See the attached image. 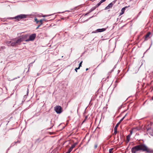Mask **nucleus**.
<instances>
[{
  "mask_svg": "<svg viewBox=\"0 0 153 153\" xmlns=\"http://www.w3.org/2000/svg\"><path fill=\"white\" fill-rule=\"evenodd\" d=\"M139 151H142L143 152H146L148 153L152 152V151L149 149L145 145L141 144L135 146L131 149L132 153H136Z\"/></svg>",
  "mask_w": 153,
  "mask_h": 153,
  "instance_id": "f257e3e1",
  "label": "nucleus"
},
{
  "mask_svg": "<svg viewBox=\"0 0 153 153\" xmlns=\"http://www.w3.org/2000/svg\"><path fill=\"white\" fill-rule=\"evenodd\" d=\"M27 16V15L25 14H20L15 17H11L10 19H15L16 21H19L20 20L26 18Z\"/></svg>",
  "mask_w": 153,
  "mask_h": 153,
  "instance_id": "f03ea898",
  "label": "nucleus"
},
{
  "mask_svg": "<svg viewBox=\"0 0 153 153\" xmlns=\"http://www.w3.org/2000/svg\"><path fill=\"white\" fill-rule=\"evenodd\" d=\"M54 109L57 114H60L62 111V108L59 105H57L54 107Z\"/></svg>",
  "mask_w": 153,
  "mask_h": 153,
  "instance_id": "7ed1b4c3",
  "label": "nucleus"
},
{
  "mask_svg": "<svg viewBox=\"0 0 153 153\" xmlns=\"http://www.w3.org/2000/svg\"><path fill=\"white\" fill-rule=\"evenodd\" d=\"M36 36V33L32 34L29 36L28 39L25 40V41L27 42L29 41H33L35 39Z\"/></svg>",
  "mask_w": 153,
  "mask_h": 153,
  "instance_id": "20e7f679",
  "label": "nucleus"
},
{
  "mask_svg": "<svg viewBox=\"0 0 153 153\" xmlns=\"http://www.w3.org/2000/svg\"><path fill=\"white\" fill-rule=\"evenodd\" d=\"M116 1V0H115L109 4L106 7H105V10H108L111 8L113 4L115 3Z\"/></svg>",
  "mask_w": 153,
  "mask_h": 153,
  "instance_id": "39448f33",
  "label": "nucleus"
},
{
  "mask_svg": "<svg viewBox=\"0 0 153 153\" xmlns=\"http://www.w3.org/2000/svg\"><path fill=\"white\" fill-rule=\"evenodd\" d=\"M28 36V35L27 34L25 35H22L21 36L20 38L21 39L22 41H25V40H26Z\"/></svg>",
  "mask_w": 153,
  "mask_h": 153,
  "instance_id": "423d86ee",
  "label": "nucleus"
},
{
  "mask_svg": "<svg viewBox=\"0 0 153 153\" xmlns=\"http://www.w3.org/2000/svg\"><path fill=\"white\" fill-rule=\"evenodd\" d=\"M151 34V33L150 32H148L147 34L145 35L144 37V40L146 41L147 40L148 38L149 37V36Z\"/></svg>",
  "mask_w": 153,
  "mask_h": 153,
  "instance_id": "0eeeda50",
  "label": "nucleus"
},
{
  "mask_svg": "<svg viewBox=\"0 0 153 153\" xmlns=\"http://www.w3.org/2000/svg\"><path fill=\"white\" fill-rule=\"evenodd\" d=\"M11 45L13 46H16L17 45L16 41V39H13L12 40L11 42Z\"/></svg>",
  "mask_w": 153,
  "mask_h": 153,
  "instance_id": "6e6552de",
  "label": "nucleus"
},
{
  "mask_svg": "<svg viewBox=\"0 0 153 153\" xmlns=\"http://www.w3.org/2000/svg\"><path fill=\"white\" fill-rule=\"evenodd\" d=\"M127 7H128L127 6L121 9V12L120 13V16H121L124 13Z\"/></svg>",
  "mask_w": 153,
  "mask_h": 153,
  "instance_id": "1a4fd4ad",
  "label": "nucleus"
},
{
  "mask_svg": "<svg viewBox=\"0 0 153 153\" xmlns=\"http://www.w3.org/2000/svg\"><path fill=\"white\" fill-rule=\"evenodd\" d=\"M16 43L17 45L20 44L21 42H22V41L21 39L20 38L19 39H17V40H16Z\"/></svg>",
  "mask_w": 153,
  "mask_h": 153,
  "instance_id": "9d476101",
  "label": "nucleus"
},
{
  "mask_svg": "<svg viewBox=\"0 0 153 153\" xmlns=\"http://www.w3.org/2000/svg\"><path fill=\"white\" fill-rule=\"evenodd\" d=\"M106 0H101L98 3L97 5H96V7L94 8L95 9L96 7H98L102 3L105 1Z\"/></svg>",
  "mask_w": 153,
  "mask_h": 153,
  "instance_id": "9b49d317",
  "label": "nucleus"
},
{
  "mask_svg": "<svg viewBox=\"0 0 153 153\" xmlns=\"http://www.w3.org/2000/svg\"><path fill=\"white\" fill-rule=\"evenodd\" d=\"M131 137V135H128L126 137V141L127 143H128L130 140V138Z\"/></svg>",
  "mask_w": 153,
  "mask_h": 153,
  "instance_id": "f8f14e48",
  "label": "nucleus"
},
{
  "mask_svg": "<svg viewBox=\"0 0 153 153\" xmlns=\"http://www.w3.org/2000/svg\"><path fill=\"white\" fill-rule=\"evenodd\" d=\"M106 30V28L99 29L97 30L98 32H102L105 31Z\"/></svg>",
  "mask_w": 153,
  "mask_h": 153,
  "instance_id": "ddd939ff",
  "label": "nucleus"
},
{
  "mask_svg": "<svg viewBox=\"0 0 153 153\" xmlns=\"http://www.w3.org/2000/svg\"><path fill=\"white\" fill-rule=\"evenodd\" d=\"M77 143H75L72 145L71 147L69 148L71 150H72L73 149L75 146L76 145Z\"/></svg>",
  "mask_w": 153,
  "mask_h": 153,
  "instance_id": "4468645a",
  "label": "nucleus"
},
{
  "mask_svg": "<svg viewBox=\"0 0 153 153\" xmlns=\"http://www.w3.org/2000/svg\"><path fill=\"white\" fill-rule=\"evenodd\" d=\"M95 9V8H94L93 9L92 8L90 10L88 13H87L85 14V16L86 15H87L88 14L91 12L92 11H93V10H94Z\"/></svg>",
  "mask_w": 153,
  "mask_h": 153,
  "instance_id": "2eb2a0df",
  "label": "nucleus"
},
{
  "mask_svg": "<svg viewBox=\"0 0 153 153\" xmlns=\"http://www.w3.org/2000/svg\"><path fill=\"white\" fill-rule=\"evenodd\" d=\"M114 133L113 134H114V135H116L117 133V129H116V128H114Z\"/></svg>",
  "mask_w": 153,
  "mask_h": 153,
  "instance_id": "dca6fc26",
  "label": "nucleus"
},
{
  "mask_svg": "<svg viewBox=\"0 0 153 153\" xmlns=\"http://www.w3.org/2000/svg\"><path fill=\"white\" fill-rule=\"evenodd\" d=\"M43 20H42V19L40 20H39V22L40 23V24L41 25H42L43 24Z\"/></svg>",
  "mask_w": 153,
  "mask_h": 153,
  "instance_id": "f3484780",
  "label": "nucleus"
},
{
  "mask_svg": "<svg viewBox=\"0 0 153 153\" xmlns=\"http://www.w3.org/2000/svg\"><path fill=\"white\" fill-rule=\"evenodd\" d=\"M126 114L125 116H124L123 118H122L120 120V121H119V122L118 123H120V122H121L124 119V118L126 116Z\"/></svg>",
  "mask_w": 153,
  "mask_h": 153,
  "instance_id": "a211bd4d",
  "label": "nucleus"
},
{
  "mask_svg": "<svg viewBox=\"0 0 153 153\" xmlns=\"http://www.w3.org/2000/svg\"><path fill=\"white\" fill-rule=\"evenodd\" d=\"M34 19L35 22H36V23L38 24L39 22V21L37 18H35Z\"/></svg>",
  "mask_w": 153,
  "mask_h": 153,
  "instance_id": "6ab92c4d",
  "label": "nucleus"
},
{
  "mask_svg": "<svg viewBox=\"0 0 153 153\" xmlns=\"http://www.w3.org/2000/svg\"><path fill=\"white\" fill-rule=\"evenodd\" d=\"M120 124V123H118L116 125V126H115L114 128H116V129H117V128L118 127V126H119V125Z\"/></svg>",
  "mask_w": 153,
  "mask_h": 153,
  "instance_id": "aec40b11",
  "label": "nucleus"
},
{
  "mask_svg": "<svg viewBox=\"0 0 153 153\" xmlns=\"http://www.w3.org/2000/svg\"><path fill=\"white\" fill-rule=\"evenodd\" d=\"M72 150H71L70 149H69L68 152H67L66 153H70L71 152Z\"/></svg>",
  "mask_w": 153,
  "mask_h": 153,
  "instance_id": "412c9836",
  "label": "nucleus"
},
{
  "mask_svg": "<svg viewBox=\"0 0 153 153\" xmlns=\"http://www.w3.org/2000/svg\"><path fill=\"white\" fill-rule=\"evenodd\" d=\"M113 150V148L111 149H109V153H112V151Z\"/></svg>",
  "mask_w": 153,
  "mask_h": 153,
  "instance_id": "4be33fe9",
  "label": "nucleus"
},
{
  "mask_svg": "<svg viewBox=\"0 0 153 153\" xmlns=\"http://www.w3.org/2000/svg\"><path fill=\"white\" fill-rule=\"evenodd\" d=\"M80 68L79 67H78V68H75V71H76V72H77V70L78 69H79Z\"/></svg>",
  "mask_w": 153,
  "mask_h": 153,
  "instance_id": "5701e85b",
  "label": "nucleus"
},
{
  "mask_svg": "<svg viewBox=\"0 0 153 153\" xmlns=\"http://www.w3.org/2000/svg\"><path fill=\"white\" fill-rule=\"evenodd\" d=\"M82 61L81 62H80V63H79V68H80V67H81L82 66Z\"/></svg>",
  "mask_w": 153,
  "mask_h": 153,
  "instance_id": "b1692460",
  "label": "nucleus"
},
{
  "mask_svg": "<svg viewBox=\"0 0 153 153\" xmlns=\"http://www.w3.org/2000/svg\"><path fill=\"white\" fill-rule=\"evenodd\" d=\"M134 129V128H133L132 129ZM132 130H133L130 131V133L129 134L131 135V136L132 134V132H133Z\"/></svg>",
  "mask_w": 153,
  "mask_h": 153,
  "instance_id": "393cba45",
  "label": "nucleus"
},
{
  "mask_svg": "<svg viewBox=\"0 0 153 153\" xmlns=\"http://www.w3.org/2000/svg\"><path fill=\"white\" fill-rule=\"evenodd\" d=\"M97 144H95V145H94V149H96L97 148Z\"/></svg>",
  "mask_w": 153,
  "mask_h": 153,
  "instance_id": "a878e982",
  "label": "nucleus"
},
{
  "mask_svg": "<svg viewBox=\"0 0 153 153\" xmlns=\"http://www.w3.org/2000/svg\"><path fill=\"white\" fill-rule=\"evenodd\" d=\"M41 25H40V24L39 25L38 27L36 28V29H38L41 26Z\"/></svg>",
  "mask_w": 153,
  "mask_h": 153,
  "instance_id": "bb28decb",
  "label": "nucleus"
},
{
  "mask_svg": "<svg viewBox=\"0 0 153 153\" xmlns=\"http://www.w3.org/2000/svg\"><path fill=\"white\" fill-rule=\"evenodd\" d=\"M42 20H43V21H48L47 20L45 19H42Z\"/></svg>",
  "mask_w": 153,
  "mask_h": 153,
  "instance_id": "cd10ccee",
  "label": "nucleus"
},
{
  "mask_svg": "<svg viewBox=\"0 0 153 153\" xmlns=\"http://www.w3.org/2000/svg\"><path fill=\"white\" fill-rule=\"evenodd\" d=\"M87 117H85V120H83V123L85 121V120H86V119H87Z\"/></svg>",
  "mask_w": 153,
  "mask_h": 153,
  "instance_id": "c85d7f7f",
  "label": "nucleus"
},
{
  "mask_svg": "<svg viewBox=\"0 0 153 153\" xmlns=\"http://www.w3.org/2000/svg\"><path fill=\"white\" fill-rule=\"evenodd\" d=\"M48 16L47 15H44L42 16V17H46V16Z\"/></svg>",
  "mask_w": 153,
  "mask_h": 153,
  "instance_id": "c756f323",
  "label": "nucleus"
},
{
  "mask_svg": "<svg viewBox=\"0 0 153 153\" xmlns=\"http://www.w3.org/2000/svg\"><path fill=\"white\" fill-rule=\"evenodd\" d=\"M27 94H28V89H27Z\"/></svg>",
  "mask_w": 153,
  "mask_h": 153,
  "instance_id": "7c9ffc66",
  "label": "nucleus"
},
{
  "mask_svg": "<svg viewBox=\"0 0 153 153\" xmlns=\"http://www.w3.org/2000/svg\"><path fill=\"white\" fill-rule=\"evenodd\" d=\"M88 68H87L86 69V71H87L88 70Z\"/></svg>",
  "mask_w": 153,
  "mask_h": 153,
  "instance_id": "2f4dec72",
  "label": "nucleus"
},
{
  "mask_svg": "<svg viewBox=\"0 0 153 153\" xmlns=\"http://www.w3.org/2000/svg\"><path fill=\"white\" fill-rule=\"evenodd\" d=\"M152 100H153V96H152Z\"/></svg>",
  "mask_w": 153,
  "mask_h": 153,
  "instance_id": "473e14b6",
  "label": "nucleus"
},
{
  "mask_svg": "<svg viewBox=\"0 0 153 153\" xmlns=\"http://www.w3.org/2000/svg\"><path fill=\"white\" fill-rule=\"evenodd\" d=\"M61 13L60 12H59L58 13Z\"/></svg>",
  "mask_w": 153,
  "mask_h": 153,
  "instance_id": "72a5a7b5",
  "label": "nucleus"
}]
</instances>
